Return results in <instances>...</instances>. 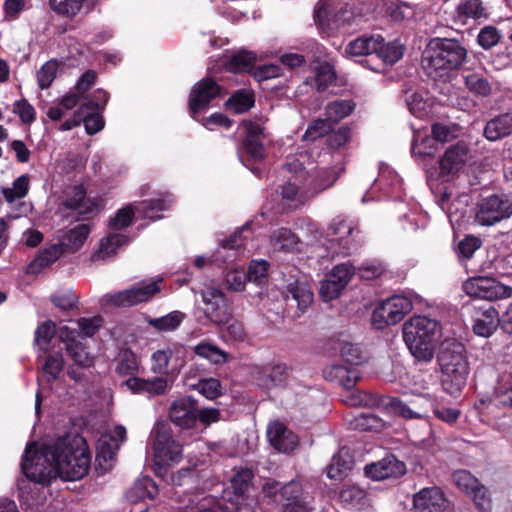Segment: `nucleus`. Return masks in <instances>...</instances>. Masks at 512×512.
I'll use <instances>...</instances> for the list:
<instances>
[{
    "instance_id": "nucleus-20",
    "label": "nucleus",
    "mask_w": 512,
    "mask_h": 512,
    "mask_svg": "<svg viewBox=\"0 0 512 512\" xmlns=\"http://www.w3.org/2000/svg\"><path fill=\"white\" fill-rule=\"evenodd\" d=\"M197 401L191 396L175 399L169 408V418L173 424L182 429L196 427Z\"/></svg>"
},
{
    "instance_id": "nucleus-40",
    "label": "nucleus",
    "mask_w": 512,
    "mask_h": 512,
    "mask_svg": "<svg viewBox=\"0 0 512 512\" xmlns=\"http://www.w3.org/2000/svg\"><path fill=\"white\" fill-rule=\"evenodd\" d=\"M129 242L128 237L119 233H112L100 242V247L93 255L94 260H106L117 253V250Z\"/></svg>"
},
{
    "instance_id": "nucleus-39",
    "label": "nucleus",
    "mask_w": 512,
    "mask_h": 512,
    "mask_svg": "<svg viewBox=\"0 0 512 512\" xmlns=\"http://www.w3.org/2000/svg\"><path fill=\"white\" fill-rule=\"evenodd\" d=\"M335 78L336 74L333 67L327 62H321L316 66L313 76L306 79V84L317 91H324Z\"/></svg>"
},
{
    "instance_id": "nucleus-22",
    "label": "nucleus",
    "mask_w": 512,
    "mask_h": 512,
    "mask_svg": "<svg viewBox=\"0 0 512 512\" xmlns=\"http://www.w3.org/2000/svg\"><path fill=\"white\" fill-rule=\"evenodd\" d=\"M220 93V86L212 79L199 81L192 89L189 98V107L192 116L205 111L212 99Z\"/></svg>"
},
{
    "instance_id": "nucleus-60",
    "label": "nucleus",
    "mask_w": 512,
    "mask_h": 512,
    "mask_svg": "<svg viewBox=\"0 0 512 512\" xmlns=\"http://www.w3.org/2000/svg\"><path fill=\"white\" fill-rule=\"evenodd\" d=\"M340 355L341 358L351 366H358L366 360V356L361 348L353 343H343Z\"/></svg>"
},
{
    "instance_id": "nucleus-62",
    "label": "nucleus",
    "mask_w": 512,
    "mask_h": 512,
    "mask_svg": "<svg viewBox=\"0 0 512 512\" xmlns=\"http://www.w3.org/2000/svg\"><path fill=\"white\" fill-rule=\"evenodd\" d=\"M64 365L63 356L60 353L49 355L43 365V374L47 381H54L61 373Z\"/></svg>"
},
{
    "instance_id": "nucleus-10",
    "label": "nucleus",
    "mask_w": 512,
    "mask_h": 512,
    "mask_svg": "<svg viewBox=\"0 0 512 512\" xmlns=\"http://www.w3.org/2000/svg\"><path fill=\"white\" fill-rule=\"evenodd\" d=\"M200 295L204 304V315L210 323L220 326L230 321L231 308L221 289L213 284H206L201 289Z\"/></svg>"
},
{
    "instance_id": "nucleus-5",
    "label": "nucleus",
    "mask_w": 512,
    "mask_h": 512,
    "mask_svg": "<svg viewBox=\"0 0 512 512\" xmlns=\"http://www.w3.org/2000/svg\"><path fill=\"white\" fill-rule=\"evenodd\" d=\"M315 19L321 28L336 31L358 25L361 16L356 15L344 0H324L316 11Z\"/></svg>"
},
{
    "instance_id": "nucleus-8",
    "label": "nucleus",
    "mask_w": 512,
    "mask_h": 512,
    "mask_svg": "<svg viewBox=\"0 0 512 512\" xmlns=\"http://www.w3.org/2000/svg\"><path fill=\"white\" fill-rule=\"evenodd\" d=\"M161 282V280L141 282L129 289L107 293L101 298L100 303L102 306L130 307L146 302L160 291Z\"/></svg>"
},
{
    "instance_id": "nucleus-45",
    "label": "nucleus",
    "mask_w": 512,
    "mask_h": 512,
    "mask_svg": "<svg viewBox=\"0 0 512 512\" xmlns=\"http://www.w3.org/2000/svg\"><path fill=\"white\" fill-rule=\"evenodd\" d=\"M63 253H65L64 248L59 242L45 247L38 253L37 257L31 263V271L36 273L39 270L48 267L59 259Z\"/></svg>"
},
{
    "instance_id": "nucleus-38",
    "label": "nucleus",
    "mask_w": 512,
    "mask_h": 512,
    "mask_svg": "<svg viewBox=\"0 0 512 512\" xmlns=\"http://www.w3.org/2000/svg\"><path fill=\"white\" fill-rule=\"evenodd\" d=\"M512 133V115L504 114L487 122L484 136L490 141H497Z\"/></svg>"
},
{
    "instance_id": "nucleus-55",
    "label": "nucleus",
    "mask_w": 512,
    "mask_h": 512,
    "mask_svg": "<svg viewBox=\"0 0 512 512\" xmlns=\"http://www.w3.org/2000/svg\"><path fill=\"white\" fill-rule=\"evenodd\" d=\"M195 353L205 359H208L214 364H221L226 361V354L218 346L209 343L201 342L194 348Z\"/></svg>"
},
{
    "instance_id": "nucleus-48",
    "label": "nucleus",
    "mask_w": 512,
    "mask_h": 512,
    "mask_svg": "<svg viewBox=\"0 0 512 512\" xmlns=\"http://www.w3.org/2000/svg\"><path fill=\"white\" fill-rule=\"evenodd\" d=\"M438 150L435 138L422 135L420 132L414 134L411 152L413 156L424 158L433 156Z\"/></svg>"
},
{
    "instance_id": "nucleus-57",
    "label": "nucleus",
    "mask_w": 512,
    "mask_h": 512,
    "mask_svg": "<svg viewBox=\"0 0 512 512\" xmlns=\"http://www.w3.org/2000/svg\"><path fill=\"white\" fill-rule=\"evenodd\" d=\"M85 0H49L50 8L57 14L67 17L77 15Z\"/></svg>"
},
{
    "instance_id": "nucleus-47",
    "label": "nucleus",
    "mask_w": 512,
    "mask_h": 512,
    "mask_svg": "<svg viewBox=\"0 0 512 512\" xmlns=\"http://www.w3.org/2000/svg\"><path fill=\"white\" fill-rule=\"evenodd\" d=\"M270 242L275 250L291 251L297 247L299 238L291 230L279 228L270 236Z\"/></svg>"
},
{
    "instance_id": "nucleus-25",
    "label": "nucleus",
    "mask_w": 512,
    "mask_h": 512,
    "mask_svg": "<svg viewBox=\"0 0 512 512\" xmlns=\"http://www.w3.org/2000/svg\"><path fill=\"white\" fill-rule=\"evenodd\" d=\"M358 232L355 227L342 217H336L327 228V237L332 245H338L340 253H349L352 249L354 233Z\"/></svg>"
},
{
    "instance_id": "nucleus-17",
    "label": "nucleus",
    "mask_w": 512,
    "mask_h": 512,
    "mask_svg": "<svg viewBox=\"0 0 512 512\" xmlns=\"http://www.w3.org/2000/svg\"><path fill=\"white\" fill-rule=\"evenodd\" d=\"M468 155L469 148L464 142L449 147L439 160V176L445 181L452 180L464 169Z\"/></svg>"
},
{
    "instance_id": "nucleus-30",
    "label": "nucleus",
    "mask_w": 512,
    "mask_h": 512,
    "mask_svg": "<svg viewBox=\"0 0 512 512\" xmlns=\"http://www.w3.org/2000/svg\"><path fill=\"white\" fill-rule=\"evenodd\" d=\"M283 296L288 304H296L301 313L310 307L314 298L311 286L302 280H295L287 284Z\"/></svg>"
},
{
    "instance_id": "nucleus-12",
    "label": "nucleus",
    "mask_w": 512,
    "mask_h": 512,
    "mask_svg": "<svg viewBox=\"0 0 512 512\" xmlns=\"http://www.w3.org/2000/svg\"><path fill=\"white\" fill-rule=\"evenodd\" d=\"M463 291L475 298L488 301L508 298L512 295V288L498 282L491 277H471L463 283Z\"/></svg>"
},
{
    "instance_id": "nucleus-50",
    "label": "nucleus",
    "mask_w": 512,
    "mask_h": 512,
    "mask_svg": "<svg viewBox=\"0 0 512 512\" xmlns=\"http://www.w3.org/2000/svg\"><path fill=\"white\" fill-rule=\"evenodd\" d=\"M257 61V56L251 51L239 50L231 56L227 68L232 72L250 71Z\"/></svg>"
},
{
    "instance_id": "nucleus-54",
    "label": "nucleus",
    "mask_w": 512,
    "mask_h": 512,
    "mask_svg": "<svg viewBox=\"0 0 512 512\" xmlns=\"http://www.w3.org/2000/svg\"><path fill=\"white\" fill-rule=\"evenodd\" d=\"M340 499L350 508L361 509L366 504V493L358 486H346L340 492Z\"/></svg>"
},
{
    "instance_id": "nucleus-24",
    "label": "nucleus",
    "mask_w": 512,
    "mask_h": 512,
    "mask_svg": "<svg viewBox=\"0 0 512 512\" xmlns=\"http://www.w3.org/2000/svg\"><path fill=\"white\" fill-rule=\"evenodd\" d=\"M366 475L372 480L381 481L388 478H398L406 473V465L390 454L365 467Z\"/></svg>"
},
{
    "instance_id": "nucleus-9",
    "label": "nucleus",
    "mask_w": 512,
    "mask_h": 512,
    "mask_svg": "<svg viewBox=\"0 0 512 512\" xmlns=\"http://www.w3.org/2000/svg\"><path fill=\"white\" fill-rule=\"evenodd\" d=\"M413 308L412 301L403 295H394L383 300L373 311L372 324L377 329L400 322Z\"/></svg>"
},
{
    "instance_id": "nucleus-14",
    "label": "nucleus",
    "mask_w": 512,
    "mask_h": 512,
    "mask_svg": "<svg viewBox=\"0 0 512 512\" xmlns=\"http://www.w3.org/2000/svg\"><path fill=\"white\" fill-rule=\"evenodd\" d=\"M83 122L87 134L94 135L104 127V120L99 111V103L86 101L83 103L73 117L66 119L57 129L59 131H69Z\"/></svg>"
},
{
    "instance_id": "nucleus-21",
    "label": "nucleus",
    "mask_w": 512,
    "mask_h": 512,
    "mask_svg": "<svg viewBox=\"0 0 512 512\" xmlns=\"http://www.w3.org/2000/svg\"><path fill=\"white\" fill-rule=\"evenodd\" d=\"M454 484L463 492L473 498L476 506L481 510H486L490 507V499L486 495V489L480 485L477 478H475L469 471L458 470L452 475Z\"/></svg>"
},
{
    "instance_id": "nucleus-64",
    "label": "nucleus",
    "mask_w": 512,
    "mask_h": 512,
    "mask_svg": "<svg viewBox=\"0 0 512 512\" xmlns=\"http://www.w3.org/2000/svg\"><path fill=\"white\" fill-rule=\"evenodd\" d=\"M13 113L18 115L23 124H31L36 119V110L28 100L22 98L13 103Z\"/></svg>"
},
{
    "instance_id": "nucleus-61",
    "label": "nucleus",
    "mask_w": 512,
    "mask_h": 512,
    "mask_svg": "<svg viewBox=\"0 0 512 512\" xmlns=\"http://www.w3.org/2000/svg\"><path fill=\"white\" fill-rule=\"evenodd\" d=\"M288 375L289 368L286 364H274L266 372L267 379L265 380L264 385L266 387L283 385L286 382Z\"/></svg>"
},
{
    "instance_id": "nucleus-56",
    "label": "nucleus",
    "mask_w": 512,
    "mask_h": 512,
    "mask_svg": "<svg viewBox=\"0 0 512 512\" xmlns=\"http://www.w3.org/2000/svg\"><path fill=\"white\" fill-rule=\"evenodd\" d=\"M253 104V95L246 91H238L234 93L226 102L227 107L238 114L248 111Z\"/></svg>"
},
{
    "instance_id": "nucleus-58",
    "label": "nucleus",
    "mask_w": 512,
    "mask_h": 512,
    "mask_svg": "<svg viewBox=\"0 0 512 512\" xmlns=\"http://www.w3.org/2000/svg\"><path fill=\"white\" fill-rule=\"evenodd\" d=\"M407 107L412 115L423 118L429 113L430 103L423 94L414 92L406 97Z\"/></svg>"
},
{
    "instance_id": "nucleus-11",
    "label": "nucleus",
    "mask_w": 512,
    "mask_h": 512,
    "mask_svg": "<svg viewBox=\"0 0 512 512\" xmlns=\"http://www.w3.org/2000/svg\"><path fill=\"white\" fill-rule=\"evenodd\" d=\"M126 438V429L116 426L110 433L103 434L97 443L96 470L104 474L113 468L117 451Z\"/></svg>"
},
{
    "instance_id": "nucleus-63",
    "label": "nucleus",
    "mask_w": 512,
    "mask_h": 512,
    "mask_svg": "<svg viewBox=\"0 0 512 512\" xmlns=\"http://www.w3.org/2000/svg\"><path fill=\"white\" fill-rule=\"evenodd\" d=\"M351 130L349 127L343 126L337 130L328 133L327 145L331 149H341L345 147L351 140Z\"/></svg>"
},
{
    "instance_id": "nucleus-13",
    "label": "nucleus",
    "mask_w": 512,
    "mask_h": 512,
    "mask_svg": "<svg viewBox=\"0 0 512 512\" xmlns=\"http://www.w3.org/2000/svg\"><path fill=\"white\" fill-rule=\"evenodd\" d=\"M473 332L481 337H490L498 327L500 318L498 311L491 303L472 302L466 306Z\"/></svg>"
},
{
    "instance_id": "nucleus-27",
    "label": "nucleus",
    "mask_w": 512,
    "mask_h": 512,
    "mask_svg": "<svg viewBox=\"0 0 512 512\" xmlns=\"http://www.w3.org/2000/svg\"><path fill=\"white\" fill-rule=\"evenodd\" d=\"M64 206L88 217L98 211L99 202L97 199L86 198L85 188L82 185H75L67 193Z\"/></svg>"
},
{
    "instance_id": "nucleus-35",
    "label": "nucleus",
    "mask_w": 512,
    "mask_h": 512,
    "mask_svg": "<svg viewBox=\"0 0 512 512\" xmlns=\"http://www.w3.org/2000/svg\"><path fill=\"white\" fill-rule=\"evenodd\" d=\"M228 505L211 495H196L183 507V512H227Z\"/></svg>"
},
{
    "instance_id": "nucleus-52",
    "label": "nucleus",
    "mask_w": 512,
    "mask_h": 512,
    "mask_svg": "<svg viewBox=\"0 0 512 512\" xmlns=\"http://www.w3.org/2000/svg\"><path fill=\"white\" fill-rule=\"evenodd\" d=\"M465 87L475 96L487 97L491 93L489 81L478 73H470L464 76Z\"/></svg>"
},
{
    "instance_id": "nucleus-15",
    "label": "nucleus",
    "mask_w": 512,
    "mask_h": 512,
    "mask_svg": "<svg viewBox=\"0 0 512 512\" xmlns=\"http://www.w3.org/2000/svg\"><path fill=\"white\" fill-rule=\"evenodd\" d=\"M354 274L355 267L351 263L336 265L320 283L321 298L324 301L338 298Z\"/></svg>"
},
{
    "instance_id": "nucleus-31",
    "label": "nucleus",
    "mask_w": 512,
    "mask_h": 512,
    "mask_svg": "<svg viewBox=\"0 0 512 512\" xmlns=\"http://www.w3.org/2000/svg\"><path fill=\"white\" fill-rule=\"evenodd\" d=\"M323 375L326 380L337 383L345 390L353 389L360 379L358 369L340 364L326 367L323 371Z\"/></svg>"
},
{
    "instance_id": "nucleus-4",
    "label": "nucleus",
    "mask_w": 512,
    "mask_h": 512,
    "mask_svg": "<svg viewBox=\"0 0 512 512\" xmlns=\"http://www.w3.org/2000/svg\"><path fill=\"white\" fill-rule=\"evenodd\" d=\"M403 340L411 355L420 362H431L440 336L439 323L426 316H413L403 325Z\"/></svg>"
},
{
    "instance_id": "nucleus-19",
    "label": "nucleus",
    "mask_w": 512,
    "mask_h": 512,
    "mask_svg": "<svg viewBox=\"0 0 512 512\" xmlns=\"http://www.w3.org/2000/svg\"><path fill=\"white\" fill-rule=\"evenodd\" d=\"M184 363V348L170 347L159 349L151 355V370L153 373L164 377L169 372H175L180 369Z\"/></svg>"
},
{
    "instance_id": "nucleus-42",
    "label": "nucleus",
    "mask_w": 512,
    "mask_h": 512,
    "mask_svg": "<svg viewBox=\"0 0 512 512\" xmlns=\"http://www.w3.org/2000/svg\"><path fill=\"white\" fill-rule=\"evenodd\" d=\"M441 209L447 214L450 223H459L466 215V201L457 199L450 202V195L444 191L438 200Z\"/></svg>"
},
{
    "instance_id": "nucleus-53",
    "label": "nucleus",
    "mask_w": 512,
    "mask_h": 512,
    "mask_svg": "<svg viewBox=\"0 0 512 512\" xmlns=\"http://www.w3.org/2000/svg\"><path fill=\"white\" fill-rule=\"evenodd\" d=\"M29 190V176L21 175L12 183V187L2 188L4 199L8 203H13L18 199L24 198Z\"/></svg>"
},
{
    "instance_id": "nucleus-49",
    "label": "nucleus",
    "mask_w": 512,
    "mask_h": 512,
    "mask_svg": "<svg viewBox=\"0 0 512 512\" xmlns=\"http://www.w3.org/2000/svg\"><path fill=\"white\" fill-rule=\"evenodd\" d=\"M355 108L351 100L338 99L330 102L325 108L326 119L329 122H338L349 116Z\"/></svg>"
},
{
    "instance_id": "nucleus-23",
    "label": "nucleus",
    "mask_w": 512,
    "mask_h": 512,
    "mask_svg": "<svg viewBox=\"0 0 512 512\" xmlns=\"http://www.w3.org/2000/svg\"><path fill=\"white\" fill-rule=\"evenodd\" d=\"M416 512H449V503L438 487L421 489L413 497Z\"/></svg>"
},
{
    "instance_id": "nucleus-59",
    "label": "nucleus",
    "mask_w": 512,
    "mask_h": 512,
    "mask_svg": "<svg viewBox=\"0 0 512 512\" xmlns=\"http://www.w3.org/2000/svg\"><path fill=\"white\" fill-rule=\"evenodd\" d=\"M281 195L283 200L289 201L293 208H297L303 205L307 199L305 193L300 190L299 186L295 182L288 181L282 187Z\"/></svg>"
},
{
    "instance_id": "nucleus-3",
    "label": "nucleus",
    "mask_w": 512,
    "mask_h": 512,
    "mask_svg": "<svg viewBox=\"0 0 512 512\" xmlns=\"http://www.w3.org/2000/svg\"><path fill=\"white\" fill-rule=\"evenodd\" d=\"M437 363L444 391L452 396L459 395L466 386L470 373L464 345L456 340L444 341L437 356Z\"/></svg>"
},
{
    "instance_id": "nucleus-16",
    "label": "nucleus",
    "mask_w": 512,
    "mask_h": 512,
    "mask_svg": "<svg viewBox=\"0 0 512 512\" xmlns=\"http://www.w3.org/2000/svg\"><path fill=\"white\" fill-rule=\"evenodd\" d=\"M511 215L512 202L504 196L492 195L479 204L476 221L483 226H491Z\"/></svg>"
},
{
    "instance_id": "nucleus-41",
    "label": "nucleus",
    "mask_w": 512,
    "mask_h": 512,
    "mask_svg": "<svg viewBox=\"0 0 512 512\" xmlns=\"http://www.w3.org/2000/svg\"><path fill=\"white\" fill-rule=\"evenodd\" d=\"M456 17L463 23L468 19L487 18L488 14L481 0H462L456 7Z\"/></svg>"
},
{
    "instance_id": "nucleus-51",
    "label": "nucleus",
    "mask_w": 512,
    "mask_h": 512,
    "mask_svg": "<svg viewBox=\"0 0 512 512\" xmlns=\"http://www.w3.org/2000/svg\"><path fill=\"white\" fill-rule=\"evenodd\" d=\"M495 398L500 405L512 408V373L500 375L495 387Z\"/></svg>"
},
{
    "instance_id": "nucleus-37",
    "label": "nucleus",
    "mask_w": 512,
    "mask_h": 512,
    "mask_svg": "<svg viewBox=\"0 0 512 512\" xmlns=\"http://www.w3.org/2000/svg\"><path fill=\"white\" fill-rule=\"evenodd\" d=\"M158 494V486L152 478L144 476L138 478L131 488L127 491L126 497L131 502L143 500L146 498L154 499Z\"/></svg>"
},
{
    "instance_id": "nucleus-1",
    "label": "nucleus",
    "mask_w": 512,
    "mask_h": 512,
    "mask_svg": "<svg viewBox=\"0 0 512 512\" xmlns=\"http://www.w3.org/2000/svg\"><path fill=\"white\" fill-rule=\"evenodd\" d=\"M90 465L86 440L78 434H65L40 449L36 443H28L21 471L29 480L48 485L57 477L63 481L80 480L88 474Z\"/></svg>"
},
{
    "instance_id": "nucleus-34",
    "label": "nucleus",
    "mask_w": 512,
    "mask_h": 512,
    "mask_svg": "<svg viewBox=\"0 0 512 512\" xmlns=\"http://www.w3.org/2000/svg\"><path fill=\"white\" fill-rule=\"evenodd\" d=\"M353 467V459L348 449L342 448L336 453L326 468L327 477L341 481Z\"/></svg>"
},
{
    "instance_id": "nucleus-6",
    "label": "nucleus",
    "mask_w": 512,
    "mask_h": 512,
    "mask_svg": "<svg viewBox=\"0 0 512 512\" xmlns=\"http://www.w3.org/2000/svg\"><path fill=\"white\" fill-rule=\"evenodd\" d=\"M174 199L170 194H164L161 198L145 200L135 205H128L118 210L114 218L109 221L112 229H122L130 225L133 216L157 220L161 218L159 212L166 211L171 208Z\"/></svg>"
},
{
    "instance_id": "nucleus-2",
    "label": "nucleus",
    "mask_w": 512,
    "mask_h": 512,
    "mask_svg": "<svg viewBox=\"0 0 512 512\" xmlns=\"http://www.w3.org/2000/svg\"><path fill=\"white\" fill-rule=\"evenodd\" d=\"M466 60L467 50L458 40L437 37L426 47L423 67L429 77L448 81Z\"/></svg>"
},
{
    "instance_id": "nucleus-36",
    "label": "nucleus",
    "mask_w": 512,
    "mask_h": 512,
    "mask_svg": "<svg viewBox=\"0 0 512 512\" xmlns=\"http://www.w3.org/2000/svg\"><path fill=\"white\" fill-rule=\"evenodd\" d=\"M90 232L91 227L89 224H80L63 234L59 243L65 252H76L83 246Z\"/></svg>"
},
{
    "instance_id": "nucleus-32",
    "label": "nucleus",
    "mask_w": 512,
    "mask_h": 512,
    "mask_svg": "<svg viewBox=\"0 0 512 512\" xmlns=\"http://www.w3.org/2000/svg\"><path fill=\"white\" fill-rule=\"evenodd\" d=\"M383 41L384 39L380 35H363L350 41L345 48V53L352 57L370 56L371 59L367 60L370 62L375 59L377 47Z\"/></svg>"
},
{
    "instance_id": "nucleus-28",
    "label": "nucleus",
    "mask_w": 512,
    "mask_h": 512,
    "mask_svg": "<svg viewBox=\"0 0 512 512\" xmlns=\"http://www.w3.org/2000/svg\"><path fill=\"white\" fill-rule=\"evenodd\" d=\"M267 436L271 445L279 452H292L298 445V437L279 421L269 424Z\"/></svg>"
},
{
    "instance_id": "nucleus-44",
    "label": "nucleus",
    "mask_w": 512,
    "mask_h": 512,
    "mask_svg": "<svg viewBox=\"0 0 512 512\" xmlns=\"http://www.w3.org/2000/svg\"><path fill=\"white\" fill-rule=\"evenodd\" d=\"M186 315L178 310L172 311L162 317L148 318V324L159 332H172L177 330Z\"/></svg>"
},
{
    "instance_id": "nucleus-7",
    "label": "nucleus",
    "mask_w": 512,
    "mask_h": 512,
    "mask_svg": "<svg viewBox=\"0 0 512 512\" xmlns=\"http://www.w3.org/2000/svg\"><path fill=\"white\" fill-rule=\"evenodd\" d=\"M150 439L156 465L164 467L180 462L183 447L174 439L166 424L156 423L151 431Z\"/></svg>"
},
{
    "instance_id": "nucleus-26",
    "label": "nucleus",
    "mask_w": 512,
    "mask_h": 512,
    "mask_svg": "<svg viewBox=\"0 0 512 512\" xmlns=\"http://www.w3.org/2000/svg\"><path fill=\"white\" fill-rule=\"evenodd\" d=\"M284 501L283 512H308L309 496L303 492L302 485L298 481H291L281 490Z\"/></svg>"
},
{
    "instance_id": "nucleus-33",
    "label": "nucleus",
    "mask_w": 512,
    "mask_h": 512,
    "mask_svg": "<svg viewBox=\"0 0 512 512\" xmlns=\"http://www.w3.org/2000/svg\"><path fill=\"white\" fill-rule=\"evenodd\" d=\"M332 158H336V164L333 167L321 169L317 172L313 180L315 192L331 187L344 171V154L338 152L332 155Z\"/></svg>"
},
{
    "instance_id": "nucleus-43",
    "label": "nucleus",
    "mask_w": 512,
    "mask_h": 512,
    "mask_svg": "<svg viewBox=\"0 0 512 512\" xmlns=\"http://www.w3.org/2000/svg\"><path fill=\"white\" fill-rule=\"evenodd\" d=\"M139 359L130 349H122L116 358V373L120 376H132L139 372Z\"/></svg>"
},
{
    "instance_id": "nucleus-46",
    "label": "nucleus",
    "mask_w": 512,
    "mask_h": 512,
    "mask_svg": "<svg viewBox=\"0 0 512 512\" xmlns=\"http://www.w3.org/2000/svg\"><path fill=\"white\" fill-rule=\"evenodd\" d=\"M404 54V46L399 41H392L384 44V41L378 45L375 59L382 61L384 65H394Z\"/></svg>"
},
{
    "instance_id": "nucleus-29",
    "label": "nucleus",
    "mask_w": 512,
    "mask_h": 512,
    "mask_svg": "<svg viewBox=\"0 0 512 512\" xmlns=\"http://www.w3.org/2000/svg\"><path fill=\"white\" fill-rule=\"evenodd\" d=\"M124 385L133 394H144L149 397L160 396L165 394L168 389V380L165 377H154V378H141V377H130Z\"/></svg>"
},
{
    "instance_id": "nucleus-18",
    "label": "nucleus",
    "mask_w": 512,
    "mask_h": 512,
    "mask_svg": "<svg viewBox=\"0 0 512 512\" xmlns=\"http://www.w3.org/2000/svg\"><path fill=\"white\" fill-rule=\"evenodd\" d=\"M59 337L65 344L67 355L75 365L82 368H89L93 365L94 357L87 351V347L82 340L79 339L77 330L62 326L59 329Z\"/></svg>"
}]
</instances>
